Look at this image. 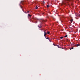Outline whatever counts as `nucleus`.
<instances>
[{
	"instance_id": "nucleus-1",
	"label": "nucleus",
	"mask_w": 80,
	"mask_h": 80,
	"mask_svg": "<svg viewBox=\"0 0 80 80\" xmlns=\"http://www.w3.org/2000/svg\"><path fill=\"white\" fill-rule=\"evenodd\" d=\"M46 32V31H44V37H45V35H47V32Z\"/></svg>"
},
{
	"instance_id": "nucleus-2",
	"label": "nucleus",
	"mask_w": 80,
	"mask_h": 80,
	"mask_svg": "<svg viewBox=\"0 0 80 80\" xmlns=\"http://www.w3.org/2000/svg\"><path fill=\"white\" fill-rule=\"evenodd\" d=\"M38 27L39 28H41V27H42V26H41V25L40 24L38 26Z\"/></svg>"
},
{
	"instance_id": "nucleus-3",
	"label": "nucleus",
	"mask_w": 80,
	"mask_h": 80,
	"mask_svg": "<svg viewBox=\"0 0 80 80\" xmlns=\"http://www.w3.org/2000/svg\"><path fill=\"white\" fill-rule=\"evenodd\" d=\"M38 8V6H36V7L35 8V9H37Z\"/></svg>"
},
{
	"instance_id": "nucleus-4",
	"label": "nucleus",
	"mask_w": 80,
	"mask_h": 80,
	"mask_svg": "<svg viewBox=\"0 0 80 80\" xmlns=\"http://www.w3.org/2000/svg\"><path fill=\"white\" fill-rule=\"evenodd\" d=\"M31 16H32V15H30L29 14H28V17H31Z\"/></svg>"
},
{
	"instance_id": "nucleus-5",
	"label": "nucleus",
	"mask_w": 80,
	"mask_h": 80,
	"mask_svg": "<svg viewBox=\"0 0 80 80\" xmlns=\"http://www.w3.org/2000/svg\"><path fill=\"white\" fill-rule=\"evenodd\" d=\"M49 7H50V5H47V7L48 8Z\"/></svg>"
},
{
	"instance_id": "nucleus-6",
	"label": "nucleus",
	"mask_w": 80,
	"mask_h": 80,
	"mask_svg": "<svg viewBox=\"0 0 80 80\" xmlns=\"http://www.w3.org/2000/svg\"><path fill=\"white\" fill-rule=\"evenodd\" d=\"M70 21L71 22H73V19H71Z\"/></svg>"
},
{
	"instance_id": "nucleus-7",
	"label": "nucleus",
	"mask_w": 80,
	"mask_h": 80,
	"mask_svg": "<svg viewBox=\"0 0 80 80\" xmlns=\"http://www.w3.org/2000/svg\"><path fill=\"white\" fill-rule=\"evenodd\" d=\"M48 34H49V33H50V32L48 31V33H47Z\"/></svg>"
},
{
	"instance_id": "nucleus-8",
	"label": "nucleus",
	"mask_w": 80,
	"mask_h": 80,
	"mask_svg": "<svg viewBox=\"0 0 80 80\" xmlns=\"http://www.w3.org/2000/svg\"><path fill=\"white\" fill-rule=\"evenodd\" d=\"M67 35H66V36H65V37H67Z\"/></svg>"
},
{
	"instance_id": "nucleus-9",
	"label": "nucleus",
	"mask_w": 80,
	"mask_h": 80,
	"mask_svg": "<svg viewBox=\"0 0 80 80\" xmlns=\"http://www.w3.org/2000/svg\"><path fill=\"white\" fill-rule=\"evenodd\" d=\"M72 49H73V48L72 47V48H70V50H72Z\"/></svg>"
},
{
	"instance_id": "nucleus-10",
	"label": "nucleus",
	"mask_w": 80,
	"mask_h": 80,
	"mask_svg": "<svg viewBox=\"0 0 80 80\" xmlns=\"http://www.w3.org/2000/svg\"><path fill=\"white\" fill-rule=\"evenodd\" d=\"M63 38V37H61L60 38L61 39Z\"/></svg>"
},
{
	"instance_id": "nucleus-11",
	"label": "nucleus",
	"mask_w": 80,
	"mask_h": 80,
	"mask_svg": "<svg viewBox=\"0 0 80 80\" xmlns=\"http://www.w3.org/2000/svg\"><path fill=\"white\" fill-rule=\"evenodd\" d=\"M80 45H79V44H77V47H78V46H80Z\"/></svg>"
},
{
	"instance_id": "nucleus-12",
	"label": "nucleus",
	"mask_w": 80,
	"mask_h": 80,
	"mask_svg": "<svg viewBox=\"0 0 80 80\" xmlns=\"http://www.w3.org/2000/svg\"><path fill=\"white\" fill-rule=\"evenodd\" d=\"M42 22H45V20H42Z\"/></svg>"
},
{
	"instance_id": "nucleus-13",
	"label": "nucleus",
	"mask_w": 80,
	"mask_h": 80,
	"mask_svg": "<svg viewBox=\"0 0 80 80\" xmlns=\"http://www.w3.org/2000/svg\"><path fill=\"white\" fill-rule=\"evenodd\" d=\"M46 39H48V38H47L46 37Z\"/></svg>"
},
{
	"instance_id": "nucleus-14",
	"label": "nucleus",
	"mask_w": 80,
	"mask_h": 80,
	"mask_svg": "<svg viewBox=\"0 0 80 80\" xmlns=\"http://www.w3.org/2000/svg\"><path fill=\"white\" fill-rule=\"evenodd\" d=\"M65 5H67V4L66 3H65Z\"/></svg>"
},
{
	"instance_id": "nucleus-15",
	"label": "nucleus",
	"mask_w": 80,
	"mask_h": 80,
	"mask_svg": "<svg viewBox=\"0 0 80 80\" xmlns=\"http://www.w3.org/2000/svg\"><path fill=\"white\" fill-rule=\"evenodd\" d=\"M28 12H29V11H28V12H27V13H28Z\"/></svg>"
},
{
	"instance_id": "nucleus-16",
	"label": "nucleus",
	"mask_w": 80,
	"mask_h": 80,
	"mask_svg": "<svg viewBox=\"0 0 80 80\" xmlns=\"http://www.w3.org/2000/svg\"><path fill=\"white\" fill-rule=\"evenodd\" d=\"M75 15H77V16H78V15H77V14H75Z\"/></svg>"
},
{
	"instance_id": "nucleus-17",
	"label": "nucleus",
	"mask_w": 80,
	"mask_h": 80,
	"mask_svg": "<svg viewBox=\"0 0 80 80\" xmlns=\"http://www.w3.org/2000/svg\"><path fill=\"white\" fill-rule=\"evenodd\" d=\"M70 18H71V16H70Z\"/></svg>"
},
{
	"instance_id": "nucleus-18",
	"label": "nucleus",
	"mask_w": 80,
	"mask_h": 80,
	"mask_svg": "<svg viewBox=\"0 0 80 80\" xmlns=\"http://www.w3.org/2000/svg\"><path fill=\"white\" fill-rule=\"evenodd\" d=\"M72 5H73V4H72Z\"/></svg>"
},
{
	"instance_id": "nucleus-19",
	"label": "nucleus",
	"mask_w": 80,
	"mask_h": 80,
	"mask_svg": "<svg viewBox=\"0 0 80 80\" xmlns=\"http://www.w3.org/2000/svg\"><path fill=\"white\" fill-rule=\"evenodd\" d=\"M54 45H55V44H53Z\"/></svg>"
}]
</instances>
